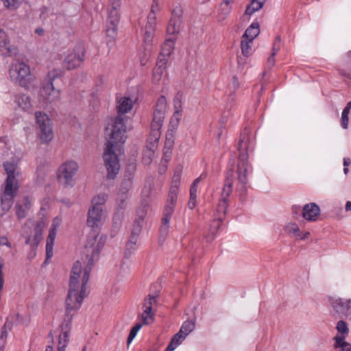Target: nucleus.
<instances>
[{
	"mask_svg": "<svg viewBox=\"0 0 351 351\" xmlns=\"http://www.w3.org/2000/svg\"><path fill=\"white\" fill-rule=\"evenodd\" d=\"M106 237L97 240V234L94 232L90 235L86 242L84 254L85 257L76 261L70 274L68 293L65 300V311L69 319L75 315L80 308L86 298V284L95 262L99 257L101 250L104 246Z\"/></svg>",
	"mask_w": 351,
	"mask_h": 351,
	"instance_id": "nucleus-1",
	"label": "nucleus"
},
{
	"mask_svg": "<svg viewBox=\"0 0 351 351\" xmlns=\"http://www.w3.org/2000/svg\"><path fill=\"white\" fill-rule=\"evenodd\" d=\"M108 139L103 155L105 166L108 171V179H114L120 169L119 161L115 154L119 143H123L126 139V125L124 117L119 114L112 119L106 126Z\"/></svg>",
	"mask_w": 351,
	"mask_h": 351,
	"instance_id": "nucleus-2",
	"label": "nucleus"
},
{
	"mask_svg": "<svg viewBox=\"0 0 351 351\" xmlns=\"http://www.w3.org/2000/svg\"><path fill=\"white\" fill-rule=\"evenodd\" d=\"M3 167L7 173V178L1 201L2 210L8 212L13 204V199L19 189L16 177L19 176V171L17 165L14 162H4Z\"/></svg>",
	"mask_w": 351,
	"mask_h": 351,
	"instance_id": "nucleus-3",
	"label": "nucleus"
},
{
	"mask_svg": "<svg viewBox=\"0 0 351 351\" xmlns=\"http://www.w3.org/2000/svg\"><path fill=\"white\" fill-rule=\"evenodd\" d=\"M249 138L247 133H243L241 136L238 149L240 152L237 164V180L239 182L238 189L241 194L245 195L247 184V156L245 151L247 149Z\"/></svg>",
	"mask_w": 351,
	"mask_h": 351,
	"instance_id": "nucleus-4",
	"label": "nucleus"
},
{
	"mask_svg": "<svg viewBox=\"0 0 351 351\" xmlns=\"http://www.w3.org/2000/svg\"><path fill=\"white\" fill-rule=\"evenodd\" d=\"M10 77L18 85L29 89L36 85V79L31 74L29 65L19 60H14L10 64Z\"/></svg>",
	"mask_w": 351,
	"mask_h": 351,
	"instance_id": "nucleus-5",
	"label": "nucleus"
},
{
	"mask_svg": "<svg viewBox=\"0 0 351 351\" xmlns=\"http://www.w3.org/2000/svg\"><path fill=\"white\" fill-rule=\"evenodd\" d=\"M63 72L60 69H53L49 71L40 89V94L46 104L58 101L60 97V92L54 88L53 81L60 77Z\"/></svg>",
	"mask_w": 351,
	"mask_h": 351,
	"instance_id": "nucleus-6",
	"label": "nucleus"
},
{
	"mask_svg": "<svg viewBox=\"0 0 351 351\" xmlns=\"http://www.w3.org/2000/svg\"><path fill=\"white\" fill-rule=\"evenodd\" d=\"M79 169L77 162L68 160L63 162L58 170V180L64 187L71 188L75 184V176Z\"/></svg>",
	"mask_w": 351,
	"mask_h": 351,
	"instance_id": "nucleus-7",
	"label": "nucleus"
},
{
	"mask_svg": "<svg viewBox=\"0 0 351 351\" xmlns=\"http://www.w3.org/2000/svg\"><path fill=\"white\" fill-rule=\"evenodd\" d=\"M35 119L39 129V137L43 143L50 142L53 136L51 121L48 115L43 112H36Z\"/></svg>",
	"mask_w": 351,
	"mask_h": 351,
	"instance_id": "nucleus-8",
	"label": "nucleus"
},
{
	"mask_svg": "<svg viewBox=\"0 0 351 351\" xmlns=\"http://www.w3.org/2000/svg\"><path fill=\"white\" fill-rule=\"evenodd\" d=\"M85 48L82 44H77L64 58L63 66L67 70L80 66L84 60Z\"/></svg>",
	"mask_w": 351,
	"mask_h": 351,
	"instance_id": "nucleus-9",
	"label": "nucleus"
},
{
	"mask_svg": "<svg viewBox=\"0 0 351 351\" xmlns=\"http://www.w3.org/2000/svg\"><path fill=\"white\" fill-rule=\"evenodd\" d=\"M166 109V98L164 96H160L157 101L153 112V119L151 126H153L154 128H162L165 118Z\"/></svg>",
	"mask_w": 351,
	"mask_h": 351,
	"instance_id": "nucleus-10",
	"label": "nucleus"
},
{
	"mask_svg": "<svg viewBox=\"0 0 351 351\" xmlns=\"http://www.w3.org/2000/svg\"><path fill=\"white\" fill-rule=\"evenodd\" d=\"M106 214L103 208H90L88 212L86 223L88 227L99 228L104 223Z\"/></svg>",
	"mask_w": 351,
	"mask_h": 351,
	"instance_id": "nucleus-11",
	"label": "nucleus"
},
{
	"mask_svg": "<svg viewBox=\"0 0 351 351\" xmlns=\"http://www.w3.org/2000/svg\"><path fill=\"white\" fill-rule=\"evenodd\" d=\"M156 297V295H149L147 298L144 300L143 304V312L141 314V319L144 325L150 324L154 322L152 306L157 302Z\"/></svg>",
	"mask_w": 351,
	"mask_h": 351,
	"instance_id": "nucleus-12",
	"label": "nucleus"
},
{
	"mask_svg": "<svg viewBox=\"0 0 351 351\" xmlns=\"http://www.w3.org/2000/svg\"><path fill=\"white\" fill-rule=\"evenodd\" d=\"M74 315H72L71 319H69L66 316V311L64 317V320L61 324L62 332L59 335L58 349L65 350L69 340V332L71 326L72 319Z\"/></svg>",
	"mask_w": 351,
	"mask_h": 351,
	"instance_id": "nucleus-13",
	"label": "nucleus"
},
{
	"mask_svg": "<svg viewBox=\"0 0 351 351\" xmlns=\"http://www.w3.org/2000/svg\"><path fill=\"white\" fill-rule=\"evenodd\" d=\"M61 219L58 217L53 219L51 229L49 230L46 243V261L50 259L53 256V248L54 245L55 239L56 237V230L60 226Z\"/></svg>",
	"mask_w": 351,
	"mask_h": 351,
	"instance_id": "nucleus-14",
	"label": "nucleus"
},
{
	"mask_svg": "<svg viewBox=\"0 0 351 351\" xmlns=\"http://www.w3.org/2000/svg\"><path fill=\"white\" fill-rule=\"evenodd\" d=\"M0 52L4 56H12L18 52L17 49L10 44L6 33L1 29H0Z\"/></svg>",
	"mask_w": 351,
	"mask_h": 351,
	"instance_id": "nucleus-15",
	"label": "nucleus"
},
{
	"mask_svg": "<svg viewBox=\"0 0 351 351\" xmlns=\"http://www.w3.org/2000/svg\"><path fill=\"white\" fill-rule=\"evenodd\" d=\"M182 23L181 14L177 13L176 10L172 12L171 18L167 27V37L176 38V34L180 31V27Z\"/></svg>",
	"mask_w": 351,
	"mask_h": 351,
	"instance_id": "nucleus-16",
	"label": "nucleus"
},
{
	"mask_svg": "<svg viewBox=\"0 0 351 351\" xmlns=\"http://www.w3.org/2000/svg\"><path fill=\"white\" fill-rule=\"evenodd\" d=\"M302 215L304 219L315 221L320 215V208L315 203H309L304 206Z\"/></svg>",
	"mask_w": 351,
	"mask_h": 351,
	"instance_id": "nucleus-17",
	"label": "nucleus"
},
{
	"mask_svg": "<svg viewBox=\"0 0 351 351\" xmlns=\"http://www.w3.org/2000/svg\"><path fill=\"white\" fill-rule=\"evenodd\" d=\"M330 304L334 311L338 314L339 317H343L350 306V301L349 300L337 298L331 300Z\"/></svg>",
	"mask_w": 351,
	"mask_h": 351,
	"instance_id": "nucleus-18",
	"label": "nucleus"
},
{
	"mask_svg": "<svg viewBox=\"0 0 351 351\" xmlns=\"http://www.w3.org/2000/svg\"><path fill=\"white\" fill-rule=\"evenodd\" d=\"M176 40L175 36L167 37L165 43L162 45L161 52L158 60L165 59L166 62H168V58L173 51Z\"/></svg>",
	"mask_w": 351,
	"mask_h": 351,
	"instance_id": "nucleus-19",
	"label": "nucleus"
},
{
	"mask_svg": "<svg viewBox=\"0 0 351 351\" xmlns=\"http://www.w3.org/2000/svg\"><path fill=\"white\" fill-rule=\"evenodd\" d=\"M173 214V209L170 206H167L165 208L163 212V217L161 220V226L160 228V234L162 236H166L169 232V221L171 219V217Z\"/></svg>",
	"mask_w": 351,
	"mask_h": 351,
	"instance_id": "nucleus-20",
	"label": "nucleus"
},
{
	"mask_svg": "<svg viewBox=\"0 0 351 351\" xmlns=\"http://www.w3.org/2000/svg\"><path fill=\"white\" fill-rule=\"evenodd\" d=\"M233 180V171L230 170L227 172L221 199L228 200V198L232 192Z\"/></svg>",
	"mask_w": 351,
	"mask_h": 351,
	"instance_id": "nucleus-21",
	"label": "nucleus"
},
{
	"mask_svg": "<svg viewBox=\"0 0 351 351\" xmlns=\"http://www.w3.org/2000/svg\"><path fill=\"white\" fill-rule=\"evenodd\" d=\"M14 101L16 106L24 111H27L32 108L31 98L26 94H19L15 96Z\"/></svg>",
	"mask_w": 351,
	"mask_h": 351,
	"instance_id": "nucleus-22",
	"label": "nucleus"
},
{
	"mask_svg": "<svg viewBox=\"0 0 351 351\" xmlns=\"http://www.w3.org/2000/svg\"><path fill=\"white\" fill-rule=\"evenodd\" d=\"M167 64V62L165 59L158 60L153 71V81L155 83L160 82L162 75L166 73Z\"/></svg>",
	"mask_w": 351,
	"mask_h": 351,
	"instance_id": "nucleus-23",
	"label": "nucleus"
},
{
	"mask_svg": "<svg viewBox=\"0 0 351 351\" xmlns=\"http://www.w3.org/2000/svg\"><path fill=\"white\" fill-rule=\"evenodd\" d=\"M161 135V128L151 126V131L147 140V147L156 149Z\"/></svg>",
	"mask_w": 351,
	"mask_h": 351,
	"instance_id": "nucleus-24",
	"label": "nucleus"
},
{
	"mask_svg": "<svg viewBox=\"0 0 351 351\" xmlns=\"http://www.w3.org/2000/svg\"><path fill=\"white\" fill-rule=\"evenodd\" d=\"M133 107V102L130 97H123L118 101L117 106V112L121 114H125L130 112Z\"/></svg>",
	"mask_w": 351,
	"mask_h": 351,
	"instance_id": "nucleus-25",
	"label": "nucleus"
},
{
	"mask_svg": "<svg viewBox=\"0 0 351 351\" xmlns=\"http://www.w3.org/2000/svg\"><path fill=\"white\" fill-rule=\"evenodd\" d=\"M259 24L257 22H254L245 30L243 38L248 40L250 42H252V40L259 34Z\"/></svg>",
	"mask_w": 351,
	"mask_h": 351,
	"instance_id": "nucleus-26",
	"label": "nucleus"
},
{
	"mask_svg": "<svg viewBox=\"0 0 351 351\" xmlns=\"http://www.w3.org/2000/svg\"><path fill=\"white\" fill-rule=\"evenodd\" d=\"M336 329L338 332V334L334 337V341H337V339L338 337L342 339L343 341H346L345 339L349 333V329L346 322L343 320L339 321L337 324Z\"/></svg>",
	"mask_w": 351,
	"mask_h": 351,
	"instance_id": "nucleus-27",
	"label": "nucleus"
},
{
	"mask_svg": "<svg viewBox=\"0 0 351 351\" xmlns=\"http://www.w3.org/2000/svg\"><path fill=\"white\" fill-rule=\"evenodd\" d=\"M156 24V23H154V24L149 23V21L147 20V22L145 27L143 40H144V43L147 45H150L152 44L154 32H155Z\"/></svg>",
	"mask_w": 351,
	"mask_h": 351,
	"instance_id": "nucleus-28",
	"label": "nucleus"
},
{
	"mask_svg": "<svg viewBox=\"0 0 351 351\" xmlns=\"http://www.w3.org/2000/svg\"><path fill=\"white\" fill-rule=\"evenodd\" d=\"M182 114L181 110H176L171 119L170 121V125L169 129L168 130V132L167 134V141H169V136H171L172 137V132L173 130H176L177 128V126L181 119Z\"/></svg>",
	"mask_w": 351,
	"mask_h": 351,
	"instance_id": "nucleus-29",
	"label": "nucleus"
},
{
	"mask_svg": "<svg viewBox=\"0 0 351 351\" xmlns=\"http://www.w3.org/2000/svg\"><path fill=\"white\" fill-rule=\"evenodd\" d=\"M31 206L30 202L27 198L24 199L23 204L16 205V215L19 219H23L26 217L27 211L29 210Z\"/></svg>",
	"mask_w": 351,
	"mask_h": 351,
	"instance_id": "nucleus-30",
	"label": "nucleus"
},
{
	"mask_svg": "<svg viewBox=\"0 0 351 351\" xmlns=\"http://www.w3.org/2000/svg\"><path fill=\"white\" fill-rule=\"evenodd\" d=\"M132 186V177L130 173L129 175H125V178L123 180L121 187L119 189V194L122 195H127L128 192L130 190Z\"/></svg>",
	"mask_w": 351,
	"mask_h": 351,
	"instance_id": "nucleus-31",
	"label": "nucleus"
},
{
	"mask_svg": "<svg viewBox=\"0 0 351 351\" xmlns=\"http://www.w3.org/2000/svg\"><path fill=\"white\" fill-rule=\"evenodd\" d=\"M178 189L176 188V186H171L169 194L168 199L167 202V205L165 208L167 206H170L172 208L173 211L174 210V207L176 204L177 197H178Z\"/></svg>",
	"mask_w": 351,
	"mask_h": 351,
	"instance_id": "nucleus-32",
	"label": "nucleus"
},
{
	"mask_svg": "<svg viewBox=\"0 0 351 351\" xmlns=\"http://www.w3.org/2000/svg\"><path fill=\"white\" fill-rule=\"evenodd\" d=\"M228 206V200L219 199L216 210L215 217L219 219H223Z\"/></svg>",
	"mask_w": 351,
	"mask_h": 351,
	"instance_id": "nucleus-33",
	"label": "nucleus"
},
{
	"mask_svg": "<svg viewBox=\"0 0 351 351\" xmlns=\"http://www.w3.org/2000/svg\"><path fill=\"white\" fill-rule=\"evenodd\" d=\"M160 10L158 0H152L151 10L148 15L147 20L149 23H156V13Z\"/></svg>",
	"mask_w": 351,
	"mask_h": 351,
	"instance_id": "nucleus-34",
	"label": "nucleus"
},
{
	"mask_svg": "<svg viewBox=\"0 0 351 351\" xmlns=\"http://www.w3.org/2000/svg\"><path fill=\"white\" fill-rule=\"evenodd\" d=\"M107 195L105 193H101L95 196L91 201L92 206L90 208H103V206L107 200Z\"/></svg>",
	"mask_w": 351,
	"mask_h": 351,
	"instance_id": "nucleus-35",
	"label": "nucleus"
},
{
	"mask_svg": "<svg viewBox=\"0 0 351 351\" xmlns=\"http://www.w3.org/2000/svg\"><path fill=\"white\" fill-rule=\"evenodd\" d=\"M265 0H252L250 5H249L245 10V14L252 15L255 12L261 10L263 6Z\"/></svg>",
	"mask_w": 351,
	"mask_h": 351,
	"instance_id": "nucleus-36",
	"label": "nucleus"
},
{
	"mask_svg": "<svg viewBox=\"0 0 351 351\" xmlns=\"http://www.w3.org/2000/svg\"><path fill=\"white\" fill-rule=\"evenodd\" d=\"M223 219H219L218 217H215V219L211 223L210 227V232L211 234V236H208L207 239L208 241H210L214 239L215 235L216 234L218 229L221 226V222Z\"/></svg>",
	"mask_w": 351,
	"mask_h": 351,
	"instance_id": "nucleus-37",
	"label": "nucleus"
},
{
	"mask_svg": "<svg viewBox=\"0 0 351 351\" xmlns=\"http://www.w3.org/2000/svg\"><path fill=\"white\" fill-rule=\"evenodd\" d=\"M154 148L147 147L143 152L142 160L145 165H149L154 156Z\"/></svg>",
	"mask_w": 351,
	"mask_h": 351,
	"instance_id": "nucleus-38",
	"label": "nucleus"
},
{
	"mask_svg": "<svg viewBox=\"0 0 351 351\" xmlns=\"http://www.w3.org/2000/svg\"><path fill=\"white\" fill-rule=\"evenodd\" d=\"M334 350L335 351H351V344L343 341L342 339L338 337L337 341H335Z\"/></svg>",
	"mask_w": 351,
	"mask_h": 351,
	"instance_id": "nucleus-39",
	"label": "nucleus"
},
{
	"mask_svg": "<svg viewBox=\"0 0 351 351\" xmlns=\"http://www.w3.org/2000/svg\"><path fill=\"white\" fill-rule=\"evenodd\" d=\"M120 20V12L108 9L107 23L119 24Z\"/></svg>",
	"mask_w": 351,
	"mask_h": 351,
	"instance_id": "nucleus-40",
	"label": "nucleus"
},
{
	"mask_svg": "<svg viewBox=\"0 0 351 351\" xmlns=\"http://www.w3.org/2000/svg\"><path fill=\"white\" fill-rule=\"evenodd\" d=\"M194 328L195 323L191 320H187L183 323L179 331L186 337Z\"/></svg>",
	"mask_w": 351,
	"mask_h": 351,
	"instance_id": "nucleus-41",
	"label": "nucleus"
},
{
	"mask_svg": "<svg viewBox=\"0 0 351 351\" xmlns=\"http://www.w3.org/2000/svg\"><path fill=\"white\" fill-rule=\"evenodd\" d=\"M285 230L287 234H293L294 237L298 239L300 234V228L295 223H289L285 227Z\"/></svg>",
	"mask_w": 351,
	"mask_h": 351,
	"instance_id": "nucleus-42",
	"label": "nucleus"
},
{
	"mask_svg": "<svg viewBox=\"0 0 351 351\" xmlns=\"http://www.w3.org/2000/svg\"><path fill=\"white\" fill-rule=\"evenodd\" d=\"M138 239L130 237L129 241L126 243L125 256H130L136 250V244Z\"/></svg>",
	"mask_w": 351,
	"mask_h": 351,
	"instance_id": "nucleus-43",
	"label": "nucleus"
},
{
	"mask_svg": "<svg viewBox=\"0 0 351 351\" xmlns=\"http://www.w3.org/2000/svg\"><path fill=\"white\" fill-rule=\"evenodd\" d=\"M119 24L107 23L106 35L113 40L117 35V26Z\"/></svg>",
	"mask_w": 351,
	"mask_h": 351,
	"instance_id": "nucleus-44",
	"label": "nucleus"
},
{
	"mask_svg": "<svg viewBox=\"0 0 351 351\" xmlns=\"http://www.w3.org/2000/svg\"><path fill=\"white\" fill-rule=\"evenodd\" d=\"M143 224V222H142L141 221L135 220L134 225H133L132 232H131L130 237L138 239V236L140 235V234L141 232Z\"/></svg>",
	"mask_w": 351,
	"mask_h": 351,
	"instance_id": "nucleus-45",
	"label": "nucleus"
},
{
	"mask_svg": "<svg viewBox=\"0 0 351 351\" xmlns=\"http://www.w3.org/2000/svg\"><path fill=\"white\" fill-rule=\"evenodd\" d=\"M143 324V323L142 324L138 323V324H135V326H134L132 328V329L130 332V334L128 335V339H127L128 345H129L132 341V340L134 339V337L136 336L138 332L141 328Z\"/></svg>",
	"mask_w": 351,
	"mask_h": 351,
	"instance_id": "nucleus-46",
	"label": "nucleus"
},
{
	"mask_svg": "<svg viewBox=\"0 0 351 351\" xmlns=\"http://www.w3.org/2000/svg\"><path fill=\"white\" fill-rule=\"evenodd\" d=\"M5 8L10 10H15L19 7L24 0H1Z\"/></svg>",
	"mask_w": 351,
	"mask_h": 351,
	"instance_id": "nucleus-47",
	"label": "nucleus"
},
{
	"mask_svg": "<svg viewBox=\"0 0 351 351\" xmlns=\"http://www.w3.org/2000/svg\"><path fill=\"white\" fill-rule=\"evenodd\" d=\"M251 42L248 40H242L241 43V51L243 56H248L250 55L252 47L250 45Z\"/></svg>",
	"mask_w": 351,
	"mask_h": 351,
	"instance_id": "nucleus-48",
	"label": "nucleus"
},
{
	"mask_svg": "<svg viewBox=\"0 0 351 351\" xmlns=\"http://www.w3.org/2000/svg\"><path fill=\"white\" fill-rule=\"evenodd\" d=\"M118 199H117V211H123L126 208V199L128 197V195H118Z\"/></svg>",
	"mask_w": 351,
	"mask_h": 351,
	"instance_id": "nucleus-49",
	"label": "nucleus"
},
{
	"mask_svg": "<svg viewBox=\"0 0 351 351\" xmlns=\"http://www.w3.org/2000/svg\"><path fill=\"white\" fill-rule=\"evenodd\" d=\"M232 10V6L223 5L221 4L220 5V12L219 14V17L220 19H225L227 16L230 14Z\"/></svg>",
	"mask_w": 351,
	"mask_h": 351,
	"instance_id": "nucleus-50",
	"label": "nucleus"
},
{
	"mask_svg": "<svg viewBox=\"0 0 351 351\" xmlns=\"http://www.w3.org/2000/svg\"><path fill=\"white\" fill-rule=\"evenodd\" d=\"M43 238V230H38L34 228V247H36Z\"/></svg>",
	"mask_w": 351,
	"mask_h": 351,
	"instance_id": "nucleus-51",
	"label": "nucleus"
},
{
	"mask_svg": "<svg viewBox=\"0 0 351 351\" xmlns=\"http://www.w3.org/2000/svg\"><path fill=\"white\" fill-rule=\"evenodd\" d=\"M123 217V211H117L114 213L113 217V224L116 227L120 226Z\"/></svg>",
	"mask_w": 351,
	"mask_h": 351,
	"instance_id": "nucleus-52",
	"label": "nucleus"
},
{
	"mask_svg": "<svg viewBox=\"0 0 351 351\" xmlns=\"http://www.w3.org/2000/svg\"><path fill=\"white\" fill-rule=\"evenodd\" d=\"M181 178V170H176L172 178L171 186H176L177 189H179L180 181Z\"/></svg>",
	"mask_w": 351,
	"mask_h": 351,
	"instance_id": "nucleus-53",
	"label": "nucleus"
},
{
	"mask_svg": "<svg viewBox=\"0 0 351 351\" xmlns=\"http://www.w3.org/2000/svg\"><path fill=\"white\" fill-rule=\"evenodd\" d=\"M121 5V0H110L108 9L120 12Z\"/></svg>",
	"mask_w": 351,
	"mask_h": 351,
	"instance_id": "nucleus-54",
	"label": "nucleus"
},
{
	"mask_svg": "<svg viewBox=\"0 0 351 351\" xmlns=\"http://www.w3.org/2000/svg\"><path fill=\"white\" fill-rule=\"evenodd\" d=\"M186 336L178 331L171 339L174 343L178 346L185 339Z\"/></svg>",
	"mask_w": 351,
	"mask_h": 351,
	"instance_id": "nucleus-55",
	"label": "nucleus"
},
{
	"mask_svg": "<svg viewBox=\"0 0 351 351\" xmlns=\"http://www.w3.org/2000/svg\"><path fill=\"white\" fill-rule=\"evenodd\" d=\"M174 106L176 110H180L181 108V101H182V94L178 93L174 97Z\"/></svg>",
	"mask_w": 351,
	"mask_h": 351,
	"instance_id": "nucleus-56",
	"label": "nucleus"
},
{
	"mask_svg": "<svg viewBox=\"0 0 351 351\" xmlns=\"http://www.w3.org/2000/svg\"><path fill=\"white\" fill-rule=\"evenodd\" d=\"M146 214H147L146 210L144 208H140L137 210V215H136V217L135 220L141 221L143 222V220H144L145 217L146 216Z\"/></svg>",
	"mask_w": 351,
	"mask_h": 351,
	"instance_id": "nucleus-57",
	"label": "nucleus"
},
{
	"mask_svg": "<svg viewBox=\"0 0 351 351\" xmlns=\"http://www.w3.org/2000/svg\"><path fill=\"white\" fill-rule=\"evenodd\" d=\"M201 178H202V176L197 178H196L191 186V189H190V193H192V194H197V186H198V184L200 182V180H201Z\"/></svg>",
	"mask_w": 351,
	"mask_h": 351,
	"instance_id": "nucleus-58",
	"label": "nucleus"
},
{
	"mask_svg": "<svg viewBox=\"0 0 351 351\" xmlns=\"http://www.w3.org/2000/svg\"><path fill=\"white\" fill-rule=\"evenodd\" d=\"M280 37H276L272 49V56H276L280 49Z\"/></svg>",
	"mask_w": 351,
	"mask_h": 351,
	"instance_id": "nucleus-59",
	"label": "nucleus"
},
{
	"mask_svg": "<svg viewBox=\"0 0 351 351\" xmlns=\"http://www.w3.org/2000/svg\"><path fill=\"white\" fill-rule=\"evenodd\" d=\"M348 123H349L348 115L342 114H341V126L344 129H347L348 126Z\"/></svg>",
	"mask_w": 351,
	"mask_h": 351,
	"instance_id": "nucleus-60",
	"label": "nucleus"
},
{
	"mask_svg": "<svg viewBox=\"0 0 351 351\" xmlns=\"http://www.w3.org/2000/svg\"><path fill=\"white\" fill-rule=\"evenodd\" d=\"M45 226H46V221L44 220L43 219H42L40 221L37 222V223L35 226V228L43 231V229L45 227Z\"/></svg>",
	"mask_w": 351,
	"mask_h": 351,
	"instance_id": "nucleus-61",
	"label": "nucleus"
},
{
	"mask_svg": "<svg viewBox=\"0 0 351 351\" xmlns=\"http://www.w3.org/2000/svg\"><path fill=\"white\" fill-rule=\"evenodd\" d=\"M0 245H7L11 247L10 243L6 237H0Z\"/></svg>",
	"mask_w": 351,
	"mask_h": 351,
	"instance_id": "nucleus-62",
	"label": "nucleus"
},
{
	"mask_svg": "<svg viewBox=\"0 0 351 351\" xmlns=\"http://www.w3.org/2000/svg\"><path fill=\"white\" fill-rule=\"evenodd\" d=\"M274 56H272V54H271L270 56L267 58V66L269 68H271L275 64Z\"/></svg>",
	"mask_w": 351,
	"mask_h": 351,
	"instance_id": "nucleus-63",
	"label": "nucleus"
},
{
	"mask_svg": "<svg viewBox=\"0 0 351 351\" xmlns=\"http://www.w3.org/2000/svg\"><path fill=\"white\" fill-rule=\"evenodd\" d=\"M178 346L174 343V341L171 339V342L168 345L166 348V351H173Z\"/></svg>",
	"mask_w": 351,
	"mask_h": 351,
	"instance_id": "nucleus-64",
	"label": "nucleus"
}]
</instances>
